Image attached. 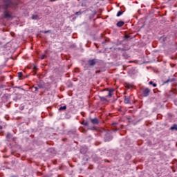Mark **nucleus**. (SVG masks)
<instances>
[{
  "mask_svg": "<svg viewBox=\"0 0 177 177\" xmlns=\"http://www.w3.org/2000/svg\"><path fill=\"white\" fill-rule=\"evenodd\" d=\"M99 60L96 59H89L88 61V65L90 66H94L95 65H96V64H97Z\"/></svg>",
  "mask_w": 177,
  "mask_h": 177,
  "instance_id": "nucleus-1",
  "label": "nucleus"
},
{
  "mask_svg": "<svg viewBox=\"0 0 177 177\" xmlns=\"http://www.w3.org/2000/svg\"><path fill=\"white\" fill-rule=\"evenodd\" d=\"M151 92V90L149 88H146L143 91H142V95L143 97H147Z\"/></svg>",
  "mask_w": 177,
  "mask_h": 177,
  "instance_id": "nucleus-2",
  "label": "nucleus"
},
{
  "mask_svg": "<svg viewBox=\"0 0 177 177\" xmlns=\"http://www.w3.org/2000/svg\"><path fill=\"white\" fill-rule=\"evenodd\" d=\"M3 15H4V18H6V19H10V18H12L11 14H10L9 11H7V10H6L3 12Z\"/></svg>",
  "mask_w": 177,
  "mask_h": 177,
  "instance_id": "nucleus-3",
  "label": "nucleus"
},
{
  "mask_svg": "<svg viewBox=\"0 0 177 177\" xmlns=\"http://www.w3.org/2000/svg\"><path fill=\"white\" fill-rule=\"evenodd\" d=\"M124 104H131V97H127L125 96L124 97Z\"/></svg>",
  "mask_w": 177,
  "mask_h": 177,
  "instance_id": "nucleus-4",
  "label": "nucleus"
},
{
  "mask_svg": "<svg viewBox=\"0 0 177 177\" xmlns=\"http://www.w3.org/2000/svg\"><path fill=\"white\" fill-rule=\"evenodd\" d=\"M91 122L93 124H99V120L97 118L91 119Z\"/></svg>",
  "mask_w": 177,
  "mask_h": 177,
  "instance_id": "nucleus-5",
  "label": "nucleus"
},
{
  "mask_svg": "<svg viewBox=\"0 0 177 177\" xmlns=\"http://www.w3.org/2000/svg\"><path fill=\"white\" fill-rule=\"evenodd\" d=\"M113 92H114V89L109 90L107 96H109V97H111L113 96Z\"/></svg>",
  "mask_w": 177,
  "mask_h": 177,
  "instance_id": "nucleus-6",
  "label": "nucleus"
},
{
  "mask_svg": "<svg viewBox=\"0 0 177 177\" xmlns=\"http://www.w3.org/2000/svg\"><path fill=\"white\" fill-rule=\"evenodd\" d=\"M124 24V23L123 21H119V22L117 23L116 26L120 28V27L123 26Z\"/></svg>",
  "mask_w": 177,
  "mask_h": 177,
  "instance_id": "nucleus-7",
  "label": "nucleus"
},
{
  "mask_svg": "<svg viewBox=\"0 0 177 177\" xmlns=\"http://www.w3.org/2000/svg\"><path fill=\"white\" fill-rule=\"evenodd\" d=\"M82 124L88 127L89 126V123H88V122L83 120L82 122L81 123Z\"/></svg>",
  "mask_w": 177,
  "mask_h": 177,
  "instance_id": "nucleus-8",
  "label": "nucleus"
},
{
  "mask_svg": "<svg viewBox=\"0 0 177 177\" xmlns=\"http://www.w3.org/2000/svg\"><path fill=\"white\" fill-rule=\"evenodd\" d=\"M149 84L152 85L153 87H154V88L157 86V84L156 83H153L152 81L149 82Z\"/></svg>",
  "mask_w": 177,
  "mask_h": 177,
  "instance_id": "nucleus-9",
  "label": "nucleus"
},
{
  "mask_svg": "<svg viewBox=\"0 0 177 177\" xmlns=\"http://www.w3.org/2000/svg\"><path fill=\"white\" fill-rule=\"evenodd\" d=\"M100 100L102 102H107V99L104 97H100Z\"/></svg>",
  "mask_w": 177,
  "mask_h": 177,
  "instance_id": "nucleus-10",
  "label": "nucleus"
},
{
  "mask_svg": "<svg viewBox=\"0 0 177 177\" xmlns=\"http://www.w3.org/2000/svg\"><path fill=\"white\" fill-rule=\"evenodd\" d=\"M66 109H67V106H61L59 109V111H63V110H66Z\"/></svg>",
  "mask_w": 177,
  "mask_h": 177,
  "instance_id": "nucleus-11",
  "label": "nucleus"
},
{
  "mask_svg": "<svg viewBox=\"0 0 177 177\" xmlns=\"http://www.w3.org/2000/svg\"><path fill=\"white\" fill-rule=\"evenodd\" d=\"M171 130H177V125L174 124L170 128Z\"/></svg>",
  "mask_w": 177,
  "mask_h": 177,
  "instance_id": "nucleus-12",
  "label": "nucleus"
},
{
  "mask_svg": "<svg viewBox=\"0 0 177 177\" xmlns=\"http://www.w3.org/2000/svg\"><path fill=\"white\" fill-rule=\"evenodd\" d=\"M38 18H39L38 15H32V19L33 20H37L38 19Z\"/></svg>",
  "mask_w": 177,
  "mask_h": 177,
  "instance_id": "nucleus-13",
  "label": "nucleus"
},
{
  "mask_svg": "<svg viewBox=\"0 0 177 177\" xmlns=\"http://www.w3.org/2000/svg\"><path fill=\"white\" fill-rule=\"evenodd\" d=\"M123 14V11H118L117 14V17H119Z\"/></svg>",
  "mask_w": 177,
  "mask_h": 177,
  "instance_id": "nucleus-14",
  "label": "nucleus"
},
{
  "mask_svg": "<svg viewBox=\"0 0 177 177\" xmlns=\"http://www.w3.org/2000/svg\"><path fill=\"white\" fill-rule=\"evenodd\" d=\"M17 75H18L19 78H21L23 77V73H21V72H19Z\"/></svg>",
  "mask_w": 177,
  "mask_h": 177,
  "instance_id": "nucleus-15",
  "label": "nucleus"
},
{
  "mask_svg": "<svg viewBox=\"0 0 177 177\" xmlns=\"http://www.w3.org/2000/svg\"><path fill=\"white\" fill-rule=\"evenodd\" d=\"M41 32L44 33V34L50 33L51 30H46V31L43 30V31H41Z\"/></svg>",
  "mask_w": 177,
  "mask_h": 177,
  "instance_id": "nucleus-16",
  "label": "nucleus"
},
{
  "mask_svg": "<svg viewBox=\"0 0 177 177\" xmlns=\"http://www.w3.org/2000/svg\"><path fill=\"white\" fill-rule=\"evenodd\" d=\"M37 86H38L39 88H44V85H42L41 84H38Z\"/></svg>",
  "mask_w": 177,
  "mask_h": 177,
  "instance_id": "nucleus-17",
  "label": "nucleus"
},
{
  "mask_svg": "<svg viewBox=\"0 0 177 177\" xmlns=\"http://www.w3.org/2000/svg\"><path fill=\"white\" fill-rule=\"evenodd\" d=\"M46 57H47V55H43L41 56L40 59H44L46 58Z\"/></svg>",
  "mask_w": 177,
  "mask_h": 177,
  "instance_id": "nucleus-18",
  "label": "nucleus"
},
{
  "mask_svg": "<svg viewBox=\"0 0 177 177\" xmlns=\"http://www.w3.org/2000/svg\"><path fill=\"white\" fill-rule=\"evenodd\" d=\"M75 15H76L77 16H79V15H82V12H81V11H77V12H75Z\"/></svg>",
  "mask_w": 177,
  "mask_h": 177,
  "instance_id": "nucleus-19",
  "label": "nucleus"
},
{
  "mask_svg": "<svg viewBox=\"0 0 177 177\" xmlns=\"http://www.w3.org/2000/svg\"><path fill=\"white\" fill-rule=\"evenodd\" d=\"M169 82H171V81L170 80H167L166 82H164V84H167Z\"/></svg>",
  "mask_w": 177,
  "mask_h": 177,
  "instance_id": "nucleus-20",
  "label": "nucleus"
},
{
  "mask_svg": "<svg viewBox=\"0 0 177 177\" xmlns=\"http://www.w3.org/2000/svg\"><path fill=\"white\" fill-rule=\"evenodd\" d=\"M35 88V91H38V90H39V87H37V86H35V87H34Z\"/></svg>",
  "mask_w": 177,
  "mask_h": 177,
  "instance_id": "nucleus-21",
  "label": "nucleus"
},
{
  "mask_svg": "<svg viewBox=\"0 0 177 177\" xmlns=\"http://www.w3.org/2000/svg\"><path fill=\"white\" fill-rule=\"evenodd\" d=\"M132 87H133L132 85H127V88H132Z\"/></svg>",
  "mask_w": 177,
  "mask_h": 177,
  "instance_id": "nucleus-22",
  "label": "nucleus"
},
{
  "mask_svg": "<svg viewBox=\"0 0 177 177\" xmlns=\"http://www.w3.org/2000/svg\"><path fill=\"white\" fill-rule=\"evenodd\" d=\"M128 38H129V36H127V35H125V36H124V39H127Z\"/></svg>",
  "mask_w": 177,
  "mask_h": 177,
  "instance_id": "nucleus-23",
  "label": "nucleus"
},
{
  "mask_svg": "<svg viewBox=\"0 0 177 177\" xmlns=\"http://www.w3.org/2000/svg\"><path fill=\"white\" fill-rule=\"evenodd\" d=\"M117 50H124V49H121V48H117Z\"/></svg>",
  "mask_w": 177,
  "mask_h": 177,
  "instance_id": "nucleus-24",
  "label": "nucleus"
},
{
  "mask_svg": "<svg viewBox=\"0 0 177 177\" xmlns=\"http://www.w3.org/2000/svg\"><path fill=\"white\" fill-rule=\"evenodd\" d=\"M10 135H11L10 133H8L7 134V138H9L10 136Z\"/></svg>",
  "mask_w": 177,
  "mask_h": 177,
  "instance_id": "nucleus-25",
  "label": "nucleus"
},
{
  "mask_svg": "<svg viewBox=\"0 0 177 177\" xmlns=\"http://www.w3.org/2000/svg\"><path fill=\"white\" fill-rule=\"evenodd\" d=\"M50 2H55L56 0H50Z\"/></svg>",
  "mask_w": 177,
  "mask_h": 177,
  "instance_id": "nucleus-26",
  "label": "nucleus"
},
{
  "mask_svg": "<svg viewBox=\"0 0 177 177\" xmlns=\"http://www.w3.org/2000/svg\"><path fill=\"white\" fill-rule=\"evenodd\" d=\"M11 177H19L18 176H12Z\"/></svg>",
  "mask_w": 177,
  "mask_h": 177,
  "instance_id": "nucleus-27",
  "label": "nucleus"
},
{
  "mask_svg": "<svg viewBox=\"0 0 177 177\" xmlns=\"http://www.w3.org/2000/svg\"><path fill=\"white\" fill-rule=\"evenodd\" d=\"M124 94L125 95V94H126V93H124Z\"/></svg>",
  "mask_w": 177,
  "mask_h": 177,
  "instance_id": "nucleus-28",
  "label": "nucleus"
}]
</instances>
